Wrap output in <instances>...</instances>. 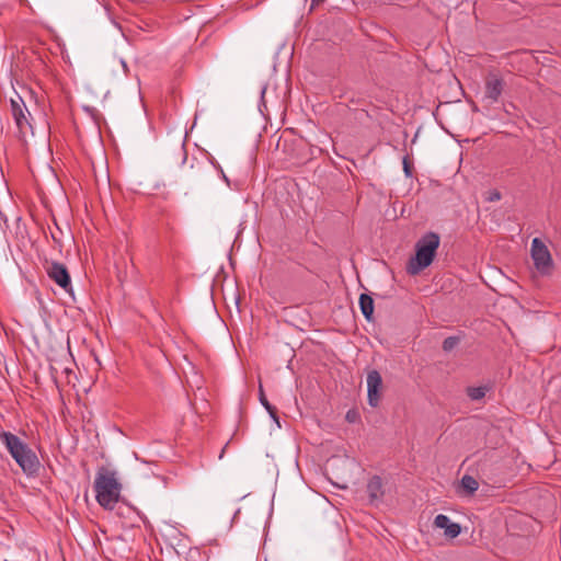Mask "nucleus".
<instances>
[{
	"instance_id": "obj_26",
	"label": "nucleus",
	"mask_w": 561,
	"mask_h": 561,
	"mask_svg": "<svg viewBox=\"0 0 561 561\" xmlns=\"http://www.w3.org/2000/svg\"><path fill=\"white\" fill-rule=\"evenodd\" d=\"M196 168H197V170H201V169L205 168V165L203 163H197Z\"/></svg>"
},
{
	"instance_id": "obj_12",
	"label": "nucleus",
	"mask_w": 561,
	"mask_h": 561,
	"mask_svg": "<svg viewBox=\"0 0 561 561\" xmlns=\"http://www.w3.org/2000/svg\"><path fill=\"white\" fill-rule=\"evenodd\" d=\"M486 391H488L486 387H468L467 388V396L471 400L477 401V400H480V399L484 398Z\"/></svg>"
},
{
	"instance_id": "obj_11",
	"label": "nucleus",
	"mask_w": 561,
	"mask_h": 561,
	"mask_svg": "<svg viewBox=\"0 0 561 561\" xmlns=\"http://www.w3.org/2000/svg\"><path fill=\"white\" fill-rule=\"evenodd\" d=\"M460 485L468 495H472L479 488L478 481L469 474L461 478Z\"/></svg>"
},
{
	"instance_id": "obj_24",
	"label": "nucleus",
	"mask_w": 561,
	"mask_h": 561,
	"mask_svg": "<svg viewBox=\"0 0 561 561\" xmlns=\"http://www.w3.org/2000/svg\"><path fill=\"white\" fill-rule=\"evenodd\" d=\"M51 238H53L55 243H57L59 247L61 245L60 244V239L58 238V234L51 233Z\"/></svg>"
},
{
	"instance_id": "obj_6",
	"label": "nucleus",
	"mask_w": 561,
	"mask_h": 561,
	"mask_svg": "<svg viewBox=\"0 0 561 561\" xmlns=\"http://www.w3.org/2000/svg\"><path fill=\"white\" fill-rule=\"evenodd\" d=\"M11 114L15 122V125L21 134H25L27 128H32L28 117L31 116L23 99L15 94V98H11Z\"/></svg>"
},
{
	"instance_id": "obj_1",
	"label": "nucleus",
	"mask_w": 561,
	"mask_h": 561,
	"mask_svg": "<svg viewBox=\"0 0 561 561\" xmlns=\"http://www.w3.org/2000/svg\"><path fill=\"white\" fill-rule=\"evenodd\" d=\"M0 440L11 457L27 477L38 476L41 461L35 451L19 436L8 431H0Z\"/></svg>"
},
{
	"instance_id": "obj_23",
	"label": "nucleus",
	"mask_w": 561,
	"mask_h": 561,
	"mask_svg": "<svg viewBox=\"0 0 561 561\" xmlns=\"http://www.w3.org/2000/svg\"><path fill=\"white\" fill-rule=\"evenodd\" d=\"M211 163L216 167V164H215L214 162H211ZM217 168L220 170V173H221V175H222V179H224L227 183H229V180H228L227 175L224 173L222 169H221L219 165H217Z\"/></svg>"
},
{
	"instance_id": "obj_19",
	"label": "nucleus",
	"mask_w": 561,
	"mask_h": 561,
	"mask_svg": "<svg viewBox=\"0 0 561 561\" xmlns=\"http://www.w3.org/2000/svg\"><path fill=\"white\" fill-rule=\"evenodd\" d=\"M489 202H496L501 199V193L496 190H493L489 193V197L486 198Z\"/></svg>"
},
{
	"instance_id": "obj_17",
	"label": "nucleus",
	"mask_w": 561,
	"mask_h": 561,
	"mask_svg": "<svg viewBox=\"0 0 561 561\" xmlns=\"http://www.w3.org/2000/svg\"><path fill=\"white\" fill-rule=\"evenodd\" d=\"M267 413L270 414L271 419L277 424L278 427H280V424H279V417L277 415V410L275 407H272L271 410H266Z\"/></svg>"
},
{
	"instance_id": "obj_7",
	"label": "nucleus",
	"mask_w": 561,
	"mask_h": 561,
	"mask_svg": "<svg viewBox=\"0 0 561 561\" xmlns=\"http://www.w3.org/2000/svg\"><path fill=\"white\" fill-rule=\"evenodd\" d=\"M366 382L368 404L376 408L381 399L382 378L380 373L376 369L368 371Z\"/></svg>"
},
{
	"instance_id": "obj_5",
	"label": "nucleus",
	"mask_w": 561,
	"mask_h": 561,
	"mask_svg": "<svg viewBox=\"0 0 561 561\" xmlns=\"http://www.w3.org/2000/svg\"><path fill=\"white\" fill-rule=\"evenodd\" d=\"M44 267L51 280H54L65 291H71V277L65 264L57 261H46Z\"/></svg>"
},
{
	"instance_id": "obj_13",
	"label": "nucleus",
	"mask_w": 561,
	"mask_h": 561,
	"mask_svg": "<svg viewBox=\"0 0 561 561\" xmlns=\"http://www.w3.org/2000/svg\"><path fill=\"white\" fill-rule=\"evenodd\" d=\"M459 337L457 336H448L443 342V350L445 352L453 351L459 344Z\"/></svg>"
},
{
	"instance_id": "obj_9",
	"label": "nucleus",
	"mask_w": 561,
	"mask_h": 561,
	"mask_svg": "<svg viewBox=\"0 0 561 561\" xmlns=\"http://www.w3.org/2000/svg\"><path fill=\"white\" fill-rule=\"evenodd\" d=\"M367 493L370 503H375L383 496L382 481L378 476H374L367 483Z\"/></svg>"
},
{
	"instance_id": "obj_4",
	"label": "nucleus",
	"mask_w": 561,
	"mask_h": 561,
	"mask_svg": "<svg viewBox=\"0 0 561 561\" xmlns=\"http://www.w3.org/2000/svg\"><path fill=\"white\" fill-rule=\"evenodd\" d=\"M530 254L539 274L550 275L552 273L553 260L547 245L539 238L533 239Z\"/></svg>"
},
{
	"instance_id": "obj_22",
	"label": "nucleus",
	"mask_w": 561,
	"mask_h": 561,
	"mask_svg": "<svg viewBox=\"0 0 561 561\" xmlns=\"http://www.w3.org/2000/svg\"><path fill=\"white\" fill-rule=\"evenodd\" d=\"M325 0H311V9L316 8L317 5L323 3Z\"/></svg>"
},
{
	"instance_id": "obj_2",
	"label": "nucleus",
	"mask_w": 561,
	"mask_h": 561,
	"mask_svg": "<svg viewBox=\"0 0 561 561\" xmlns=\"http://www.w3.org/2000/svg\"><path fill=\"white\" fill-rule=\"evenodd\" d=\"M96 502L105 510L112 511L121 499L122 483L117 471L106 466L98 468L93 483Z\"/></svg>"
},
{
	"instance_id": "obj_21",
	"label": "nucleus",
	"mask_w": 561,
	"mask_h": 561,
	"mask_svg": "<svg viewBox=\"0 0 561 561\" xmlns=\"http://www.w3.org/2000/svg\"><path fill=\"white\" fill-rule=\"evenodd\" d=\"M403 169H404L407 176H410L411 175V167L407 159L403 160Z\"/></svg>"
},
{
	"instance_id": "obj_8",
	"label": "nucleus",
	"mask_w": 561,
	"mask_h": 561,
	"mask_svg": "<svg viewBox=\"0 0 561 561\" xmlns=\"http://www.w3.org/2000/svg\"><path fill=\"white\" fill-rule=\"evenodd\" d=\"M504 87L505 82L502 78H500L496 75L490 73L485 78L483 99L488 101L490 104L496 103L502 95Z\"/></svg>"
},
{
	"instance_id": "obj_18",
	"label": "nucleus",
	"mask_w": 561,
	"mask_h": 561,
	"mask_svg": "<svg viewBox=\"0 0 561 561\" xmlns=\"http://www.w3.org/2000/svg\"><path fill=\"white\" fill-rule=\"evenodd\" d=\"M345 419L350 423H354L358 419V413L356 411H354V410H350V411H347Z\"/></svg>"
},
{
	"instance_id": "obj_27",
	"label": "nucleus",
	"mask_w": 561,
	"mask_h": 561,
	"mask_svg": "<svg viewBox=\"0 0 561 561\" xmlns=\"http://www.w3.org/2000/svg\"><path fill=\"white\" fill-rule=\"evenodd\" d=\"M224 451H225V448L222 449L221 454L219 455V458H222Z\"/></svg>"
},
{
	"instance_id": "obj_14",
	"label": "nucleus",
	"mask_w": 561,
	"mask_h": 561,
	"mask_svg": "<svg viewBox=\"0 0 561 561\" xmlns=\"http://www.w3.org/2000/svg\"><path fill=\"white\" fill-rule=\"evenodd\" d=\"M445 530V536L449 537V538H456L460 531H461V527L459 524L457 523H453L449 524Z\"/></svg>"
},
{
	"instance_id": "obj_10",
	"label": "nucleus",
	"mask_w": 561,
	"mask_h": 561,
	"mask_svg": "<svg viewBox=\"0 0 561 561\" xmlns=\"http://www.w3.org/2000/svg\"><path fill=\"white\" fill-rule=\"evenodd\" d=\"M359 309L367 321L374 318V300L368 294H360Z\"/></svg>"
},
{
	"instance_id": "obj_16",
	"label": "nucleus",
	"mask_w": 561,
	"mask_h": 561,
	"mask_svg": "<svg viewBox=\"0 0 561 561\" xmlns=\"http://www.w3.org/2000/svg\"><path fill=\"white\" fill-rule=\"evenodd\" d=\"M259 400H260L261 404L265 408V410L272 409L273 405L268 402V400L264 393L263 387L261 385L259 387Z\"/></svg>"
},
{
	"instance_id": "obj_20",
	"label": "nucleus",
	"mask_w": 561,
	"mask_h": 561,
	"mask_svg": "<svg viewBox=\"0 0 561 561\" xmlns=\"http://www.w3.org/2000/svg\"><path fill=\"white\" fill-rule=\"evenodd\" d=\"M178 151H179L180 156L182 157V162H184L186 160V151H185V148H184V144H181L178 147Z\"/></svg>"
},
{
	"instance_id": "obj_3",
	"label": "nucleus",
	"mask_w": 561,
	"mask_h": 561,
	"mask_svg": "<svg viewBox=\"0 0 561 561\" xmlns=\"http://www.w3.org/2000/svg\"><path fill=\"white\" fill-rule=\"evenodd\" d=\"M440 238L436 232H426L415 243V255L409 260L407 271L411 275H416L428 267L436 255Z\"/></svg>"
},
{
	"instance_id": "obj_25",
	"label": "nucleus",
	"mask_w": 561,
	"mask_h": 561,
	"mask_svg": "<svg viewBox=\"0 0 561 561\" xmlns=\"http://www.w3.org/2000/svg\"><path fill=\"white\" fill-rule=\"evenodd\" d=\"M121 65H122V67L124 69V72L127 73L128 72V66H127L126 61L122 59L121 60Z\"/></svg>"
},
{
	"instance_id": "obj_15",
	"label": "nucleus",
	"mask_w": 561,
	"mask_h": 561,
	"mask_svg": "<svg viewBox=\"0 0 561 561\" xmlns=\"http://www.w3.org/2000/svg\"><path fill=\"white\" fill-rule=\"evenodd\" d=\"M451 524L450 518L447 515L438 514L434 519V525L437 528L446 529V527Z\"/></svg>"
}]
</instances>
